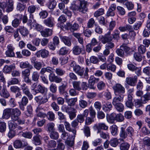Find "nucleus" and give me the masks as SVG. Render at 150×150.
I'll list each match as a JSON object with an SVG mask.
<instances>
[{"mask_svg": "<svg viewBox=\"0 0 150 150\" xmlns=\"http://www.w3.org/2000/svg\"><path fill=\"white\" fill-rule=\"evenodd\" d=\"M113 106L119 112H122L124 110V106L121 103L114 105Z\"/></svg>", "mask_w": 150, "mask_h": 150, "instance_id": "c03bdc74", "label": "nucleus"}, {"mask_svg": "<svg viewBox=\"0 0 150 150\" xmlns=\"http://www.w3.org/2000/svg\"><path fill=\"white\" fill-rule=\"evenodd\" d=\"M68 50L65 47H62L59 50V54L61 55H64L68 52Z\"/></svg>", "mask_w": 150, "mask_h": 150, "instance_id": "0e129e2a", "label": "nucleus"}, {"mask_svg": "<svg viewBox=\"0 0 150 150\" xmlns=\"http://www.w3.org/2000/svg\"><path fill=\"white\" fill-rule=\"evenodd\" d=\"M86 2H80L78 11L83 13L86 12L88 10L86 7Z\"/></svg>", "mask_w": 150, "mask_h": 150, "instance_id": "f3484780", "label": "nucleus"}, {"mask_svg": "<svg viewBox=\"0 0 150 150\" xmlns=\"http://www.w3.org/2000/svg\"><path fill=\"white\" fill-rule=\"evenodd\" d=\"M117 9L118 13L121 15H124L125 13V9L120 6H117Z\"/></svg>", "mask_w": 150, "mask_h": 150, "instance_id": "13d9d810", "label": "nucleus"}, {"mask_svg": "<svg viewBox=\"0 0 150 150\" xmlns=\"http://www.w3.org/2000/svg\"><path fill=\"white\" fill-rule=\"evenodd\" d=\"M20 82V81L18 79L13 78L8 82V84L9 85H15L18 84Z\"/></svg>", "mask_w": 150, "mask_h": 150, "instance_id": "bf43d9fd", "label": "nucleus"}, {"mask_svg": "<svg viewBox=\"0 0 150 150\" xmlns=\"http://www.w3.org/2000/svg\"><path fill=\"white\" fill-rule=\"evenodd\" d=\"M122 3L126 6L127 8L129 10H132L134 8V5L131 1H128L127 0H126L124 1Z\"/></svg>", "mask_w": 150, "mask_h": 150, "instance_id": "bb28decb", "label": "nucleus"}, {"mask_svg": "<svg viewBox=\"0 0 150 150\" xmlns=\"http://www.w3.org/2000/svg\"><path fill=\"white\" fill-rule=\"evenodd\" d=\"M134 106L137 108L141 106L142 103H143V99H142L141 97L140 99L134 98Z\"/></svg>", "mask_w": 150, "mask_h": 150, "instance_id": "c756f323", "label": "nucleus"}, {"mask_svg": "<svg viewBox=\"0 0 150 150\" xmlns=\"http://www.w3.org/2000/svg\"><path fill=\"white\" fill-rule=\"evenodd\" d=\"M74 71L78 75L82 77L83 75L84 68L81 67L78 65Z\"/></svg>", "mask_w": 150, "mask_h": 150, "instance_id": "412c9836", "label": "nucleus"}, {"mask_svg": "<svg viewBox=\"0 0 150 150\" xmlns=\"http://www.w3.org/2000/svg\"><path fill=\"white\" fill-rule=\"evenodd\" d=\"M124 119V116L121 113L116 114L115 113H112L110 114L109 117V122L113 123L115 120L119 122H122Z\"/></svg>", "mask_w": 150, "mask_h": 150, "instance_id": "f257e3e1", "label": "nucleus"}, {"mask_svg": "<svg viewBox=\"0 0 150 150\" xmlns=\"http://www.w3.org/2000/svg\"><path fill=\"white\" fill-rule=\"evenodd\" d=\"M19 30L20 33L23 36H25L27 35L28 33V31L27 29L25 28L23 26H20L19 29H18Z\"/></svg>", "mask_w": 150, "mask_h": 150, "instance_id": "49530a36", "label": "nucleus"}, {"mask_svg": "<svg viewBox=\"0 0 150 150\" xmlns=\"http://www.w3.org/2000/svg\"><path fill=\"white\" fill-rule=\"evenodd\" d=\"M27 110L25 111V115L28 117L31 116L33 115V109L30 105H28L27 107Z\"/></svg>", "mask_w": 150, "mask_h": 150, "instance_id": "8fccbe9b", "label": "nucleus"}, {"mask_svg": "<svg viewBox=\"0 0 150 150\" xmlns=\"http://www.w3.org/2000/svg\"><path fill=\"white\" fill-rule=\"evenodd\" d=\"M127 67L128 69L132 71H134L135 74L138 76H140L141 74V68L137 67L132 64H127Z\"/></svg>", "mask_w": 150, "mask_h": 150, "instance_id": "0eeeda50", "label": "nucleus"}, {"mask_svg": "<svg viewBox=\"0 0 150 150\" xmlns=\"http://www.w3.org/2000/svg\"><path fill=\"white\" fill-rule=\"evenodd\" d=\"M143 99V103H146L149 100H150V93L147 92L141 97Z\"/></svg>", "mask_w": 150, "mask_h": 150, "instance_id": "37998d69", "label": "nucleus"}, {"mask_svg": "<svg viewBox=\"0 0 150 150\" xmlns=\"http://www.w3.org/2000/svg\"><path fill=\"white\" fill-rule=\"evenodd\" d=\"M116 66L110 63L108 64L107 70H110L112 72H114L115 71L116 69Z\"/></svg>", "mask_w": 150, "mask_h": 150, "instance_id": "864d4df0", "label": "nucleus"}, {"mask_svg": "<svg viewBox=\"0 0 150 150\" xmlns=\"http://www.w3.org/2000/svg\"><path fill=\"white\" fill-rule=\"evenodd\" d=\"M103 110L105 111H110L112 108V105L110 102H107L105 104L103 105Z\"/></svg>", "mask_w": 150, "mask_h": 150, "instance_id": "7c9ffc66", "label": "nucleus"}, {"mask_svg": "<svg viewBox=\"0 0 150 150\" xmlns=\"http://www.w3.org/2000/svg\"><path fill=\"white\" fill-rule=\"evenodd\" d=\"M54 126L55 124L54 123L50 122L48 123L46 126L47 131L50 132L53 131H55Z\"/></svg>", "mask_w": 150, "mask_h": 150, "instance_id": "cd10ccee", "label": "nucleus"}, {"mask_svg": "<svg viewBox=\"0 0 150 150\" xmlns=\"http://www.w3.org/2000/svg\"><path fill=\"white\" fill-rule=\"evenodd\" d=\"M64 125L67 130L69 132H72L74 135L76 134V130L71 128L70 125L68 122L65 121L64 123Z\"/></svg>", "mask_w": 150, "mask_h": 150, "instance_id": "473e14b6", "label": "nucleus"}, {"mask_svg": "<svg viewBox=\"0 0 150 150\" xmlns=\"http://www.w3.org/2000/svg\"><path fill=\"white\" fill-rule=\"evenodd\" d=\"M12 116L11 118L12 120L16 121L18 120V117L20 116L21 112L18 108H11Z\"/></svg>", "mask_w": 150, "mask_h": 150, "instance_id": "423d86ee", "label": "nucleus"}, {"mask_svg": "<svg viewBox=\"0 0 150 150\" xmlns=\"http://www.w3.org/2000/svg\"><path fill=\"white\" fill-rule=\"evenodd\" d=\"M93 77H90L88 80V87L91 89H95L96 87L94 86L95 82L94 81L93 79Z\"/></svg>", "mask_w": 150, "mask_h": 150, "instance_id": "f704fd0d", "label": "nucleus"}, {"mask_svg": "<svg viewBox=\"0 0 150 150\" xmlns=\"http://www.w3.org/2000/svg\"><path fill=\"white\" fill-rule=\"evenodd\" d=\"M57 145V142L54 140H50L47 143V146L49 148H54L56 147Z\"/></svg>", "mask_w": 150, "mask_h": 150, "instance_id": "a19ab883", "label": "nucleus"}, {"mask_svg": "<svg viewBox=\"0 0 150 150\" xmlns=\"http://www.w3.org/2000/svg\"><path fill=\"white\" fill-rule=\"evenodd\" d=\"M40 136H35L33 138V143L36 145H39L41 144V141L39 137Z\"/></svg>", "mask_w": 150, "mask_h": 150, "instance_id": "58836bf2", "label": "nucleus"}, {"mask_svg": "<svg viewBox=\"0 0 150 150\" xmlns=\"http://www.w3.org/2000/svg\"><path fill=\"white\" fill-rule=\"evenodd\" d=\"M10 89L11 92L15 93L20 91V88L16 86H11Z\"/></svg>", "mask_w": 150, "mask_h": 150, "instance_id": "052dcab7", "label": "nucleus"}, {"mask_svg": "<svg viewBox=\"0 0 150 150\" xmlns=\"http://www.w3.org/2000/svg\"><path fill=\"white\" fill-rule=\"evenodd\" d=\"M120 135V137L123 139H125L127 137L128 134L127 132L126 131H125V128L123 127L121 128Z\"/></svg>", "mask_w": 150, "mask_h": 150, "instance_id": "e433bc0d", "label": "nucleus"}, {"mask_svg": "<svg viewBox=\"0 0 150 150\" xmlns=\"http://www.w3.org/2000/svg\"><path fill=\"white\" fill-rule=\"evenodd\" d=\"M115 95L122 94L125 93V88L120 83H117L112 87Z\"/></svg>", "mask_w": 150, "mask_h": 150, "instance_id": "f03ea898", "label": "nucleus"}, {"mask_svg": "<svg viewBox=\"0 0 150 150\" xmlns=\"http://www.w3.org/2000/svg\"><path fill=\"white\" fill-rule=\"evenodd\" d=\"M65 148L64 144L63 143H60L57 144L56 148L50 149V150H64Z\"/></svg>", "mask_w": 150, "mask_h": 150, "instance_id": "774afa93", "label": "nucleus"}, {"mask_svg": "<svg viewBox=\"0 0 150 150\" xmlns=\"http://www.w3.org/2000/svg\"><path fill=\"white\" fill-rule=\"evenodd\" d=\"M67 86V83H62L61 85L59 87L58 89L59 92L61 94L65 91V90Z\"/></svg>", "mask_w": 150, "mask_h": 150, "instance_id": "603ef678", "label": "nucleus"}, {"mask_svg": "<svg viewBox=\"0 0 150 150\" xmlns=\"http://www.w3.org/2000/svg\"><path fill=\"white\" fill-rule=\"evenodd\" d=\"M30 71L28 69H26L22 72V76L24 77L29 76L30 74Z\"/></svg>", "mask_w": 150, "mask_h": 150, "instance_id": "338daca9", "label": "nucleus"}, {"mask_svg": "<svg viewBox=\"0 0 150 150\" xmlns=\"http://www.w3.org/2000/svg\"><path fill=\"white\" fill-rule=\"evenodd\" d=\"M56 5V2L55 0H50L48 4V7L50 9H54Z\"/></svg>", "mask_w": 150, "mask_h": 150, "instance_id": "09e8293b", "label": "nucleus"}, {"mask_svg": "<svg viewBox=\"0 0 150 150\" xmlns=\"http://www.w3.org/2000/svg\"><path fill=\"white\" fill-rule=\"evenodd\" d=\"M109 143L111 146L115 147L119 144L118 139L116 138H112L110 140Z\"/></svg>", "mask_w": 150, "mask_h": 150, "instance_id": "72a5a7b5", "label": "nucleus"}, {"mask_svg": "<svg viewBox=\"0 0 150 150\" xmlns=\"http://www.w3.org/2000/svg\"><path fill=\"white\" fill-rule=\"evenodd\" d=\"M15 68V66L10 65V66L6 65L4 67L3 71L5 73H9L12 70H14Z\"/></svg>", "mask_w": 150, "mask_h": 150, "instance_id": "b1692460", "label": "nucleus"}, {"mask_svg": "<svg viewBox=\"0 0 150 150\" xmlns=\"http://www.w3.org/2000/svg\"><path fill=\"white\" fill-rule=\"evenodd\" d=\"M60 38L66 45L69 47L71 45V39L70 38L66 36H60Z\"/></svg>", "mask_w": 150, "mask_h": 150, "instance_id": "aec40b11", "label": "nucleus"}, {"mask_svg": "<svg viewBox=\"0 0 150 150\" xmlns=\"http://www.w3.org/2000/svg\"><path fill=\"white\" fill-rule=\"evenodd\" d=\"M54 19L52 17H49L43 21V23L46 26L50 28L53 27L54 25Z\"/></svg>", "mask_w": 150, "mask_h": 150, "instance_id": "9b49d317", "label": "nucleus"}, {"mask_svg": "<svg viewBox=\"0 0 150 150\" xmlns=\"http://www.w3.org/2000/svg\"><path fill=\"white\" fill-rule=\"evenodd\" d=\"M129 147V144L126 142L122 143L120 145V150H128Z\"/></svg>", "mask_w": 150, "mask_h": 150, "instance_id": "de8ad7c7", "label": "nucleus"}, {"mask_svg": "<svg viewBox=\"0 0 150 150\" xmlns=\"http://www.w3.org/2000/svg\"><path fill=\"white\" fill-rule=\"evenodd\" d=\"M137 79L136 76H135L134 77H127L126 78V82L129 85L134 86L136 85L137 81Z\"/></svg>", "mask_w": 150, "mask_h": 150, "instance_id": "f8f14e48", "label": "nucleus"}, {"mask_svg": "<svg viewBox=\"0 0 150 150\" xmlns=\"http://www.w3.org/2000/svg\"><path fill=\"white\" fill-rule=\"evenodd\" d=\"M50 132V136L52 139L56 140L58 139L59 135L57 132L55 131H53Z\"/></svg>", "mask_w": 150, "mask_h": 150, "instance_id": "79ce46f5", "label": "nucleus"}, {"mask_svg": "<svg viewBox=\"0 0 150 150\" xmlns=\"http://www.w3.org/2000/svg\"><path fill=\"white\" fill-rule=\"evenodd\" d=\"M11 108H7L5 109L3 111L2 117L3 118L8 119L10 117L12 113Z\"/></svg>", "mask_w": 150, "mask_h": 150, "instance_id": "dca6fc26", "label": "nucleus"}, {"mask_svg": "<svg viewBox=\"0 0 150 150\" xmlns=\"http://www.w3.org/2000/svg\"><path fill=\"white\" fill-rule=\"evenodd\" d=\"M40 76L39 74L36 71H34L32 75V80L36 82L38 81Z\"/></svg>", "mask_w": 150, "mask_h": 150, "instance_id": "ea45409f", "label": "nucleus"}, {"mask_svg": "<svg viewBox=\"0 0 150 150\" xmlns=\"http://www.w3.org/2000/svg\"><path fill=\"white\" fill-rule=\"evenodd\" d=\"M94 127L97 130V133L100 131H102L101 129L107 130L108 129V127L104 123H99L95 125Z\"/></svg>", "mask_w": 150, "mask_h": 150, "instance_id": "ddd939ff", "label": "nucleus"}, {"mask_svg": "<svg viewBox=\"0 0 150 150\" xmlns=\"http://www.w3.org/2000/svg\"><path fill=\"white\" fill-rule=\"evenodd\" d=\"M37 89L38 92L41 94L46 95L47 93V88L45 87L42 86L40 84L38 85Z\"/></svg>", "mask_w": 150, "mask_h": 150, "instance_id": "a878e982", "label": "nucleus"}, {"mask_svg": "<svg viewBox=\"0 0 150 150\" xmlns=\"http://www.w3.org/2000/svg\"><path fill=\"white\" fill-rule=\"evenodd\" d=\"M116 5L115 4H111L107 12V16L108 17L114 16L115 15V11L116 9Z\"/></svg>", "mask_w": 150, "mask_h": 150, "instance_id": "4468645a", "label": "nucleus"}, {"mask_svg": "<svg viewBox=\"0 0 150 150\" xmlns=\"http://www.w3.org/2000/svg\"><path fill=\"white\" fill-rule=\"evenodd\" d=\"M43 108L40 107H38L35 110V112L36 113V115L39 117L44 118L46 117V114L42 112L41 111Z\"/></svg>", "mask_w": 150, "mask_h": 150, "instance_id": "4be33fe9", "label": "nucleus"}, {"mask_svg": "<svg viewBox=\"0 0 150 150\" xmlns=\"http://www.w3.org/2000/svg\"><path fill=\"white\" fill-rule=\"evenodd\" d=\"M141 133L144 135H147L150 134V131L146 126L143 127L140 130Z\"/></svg>", "mask_w": 150, "mask_h": 150, "instance_id": "a18cd8bd", "label": "nucleus"}, {"mask_svg": "<svg viewBox=\"0 0 150 150\" xmlns=\"http://www.w3.org/2000/svg\"><path fill=\"white\" fill-rule=\"evenodd\" d=\"M77 101V98H66V102L67 103L68 105L70 106H74Z\"/></svg>", "mask_w": 150, "mask_h": 150, "instance_id": "393cba45", "label": "nucleus"}, {"mask_svg": "<svg viewBox=\"0 0 150 150\" xmlns=\"http://www.w3.org/2000/svg\"><path fill=\"white\" fill-rule=\"evenodd\" d=\"M126 130L128 135L130 137L133 136L135 133L134 129L131 127H127Z\"/></svg>", "mask_w": 150, "mask_h": 150, "instance_id": "2f4dec72", "label": "nucleus"}, {"mask_svg": "<svg viewBox=\"0 0 150 150\" xmlns=\"http://www.w3.org/2000/svg\"><path fill=\"white\" fill-rule=\"evenodd\" d=\"M79 105L81 108H84L88 106V103L86 101L83 100H81L79 101Z\"/></svg>", "mask_w": 150, "mask_h": 150, "instance_id": "4d7b16f0", "label": "nucleus"}, {"mask_svg": "<svg viewBox=\"0 0 150 150\" xmlns=\"http://www.w3.org/2000/svg\"><path fill=\"white\" fill-rule=\"evenodd\" d=\"M35 100L37 102L41 104L47 102L48 101V99L45 96H38L35 98Z\"/></svg>", "mask_w": 150, "mask_h": 150, "instance_id": "2eb2a0df", "label": "nucleus"}, {"mask_svg": "<svg viewBox=\"0 0 150 150\" xmlns=\"http://www.w3.org/2000/svg\"><path fill=\"white\" fill-rule=\"evenodd\" d=\"M6 7V11L8 13L12 11L13 9V0H8Z\"/></svg>", "mask_w": 150, "mask_h": 150, "instance_id": "5701e85b", "label": "nucleus"}, {"mask_svg": "<svg viewBox=\"0 0 150 150\" xmlns=\"http://www.w3.org/2000/svg\"><path fill=\"white\" fill-rule=\"evenodd\" d=\"M52 30L48 28H46L44 30L41 31V35L44 37H47L51 35L52 34Z\"/></svg>", "mask_w": 150, "mask_h": 150, "instance_id": "a211bd4d", "label": "nucleus"}, {"mask_svg": "<svg viewBox=\"0 0 150 150\" xmlns=\"http://www.w3.org/2000/svg\"><path fill=\"white\" fill-rule=\"evenodd\" d=\"M46 115L48 119L50 121H53L55 120V115L52 111L48 112Z\"/></svg>", "mask_w": 150, "mask_h": 150, "instance_id": "c9c22d12", "label": "nucleus"}, {"mask_svg": "<svg viewBox=\"0 0 150 150\" xmlns=\"http://www.w3.org/2000/svg\"><path fill=\"white\" fill-rule=\"evenodd\" d=\"M10 95L9 92L6 89V86L5 85H3L0 92L1 96L4 98H7L10 96Z\"/></svg>", "mask_w": 150, "mask_h": 150, "instance_id": "6ab92c4d", "label": "nucleus"}, {"mask_svg": "<svg viewBox=\"0 0 150 150\" xmlns=\"http://www.w3.org/2000/svg\"><path fill=\"white\" fill-rule=\"evenodd\" d=\"M104 13V9L103 8H100L95 12L94 16L95 17H98L99 16L102 15Z\"/></svg>", "mask_w": 150, "mask_h": 150, "instance_id": "6e6d98bb", "label": "nucleus"}, {"mask_svg": "<svg viewBox=\"0 0 150 150\" xmlns=\"http://www.w3.org/2000/svg\"><path fill=\"white\" fill-rule=\"evenodd\" d=\"M56 74L59 76H62L64 75L65 73V71L60 68H57L55 70Z\"/></svg>", "mask_w": 150, "mask_h": 150, "instance_id": "3c124183", "label": "nucleus"}, {"mask_svg": "<svg viewBox=\"0 0 150 150\" xmlns=\"http://www.w3.org/2000/svg\"><path fill=\"white\" fill-rule=\"evenodd\" d=\"M73 53L75 55H79L81 52V48L78 46H75L73 48Z\"/></svg>", "mask_w": 150, "mask_h": 150, "instance_id": "4c0bfd02", "label": "nucleus"}, {"mask_svg": "<svg viewBox=\"0 0 150 150\" xmlns=\"http://www.w3.org/2000/svg\"><path fill=\"white\" fill-rule=\"evenodd\" d=\"M20 88L23 93L28 96L29 100H30L33 98V96L30 91L28 86L25 83L20 86Z\"/></svg>", "mask_w": 150, "mask_h": 150, "instance_id": "7ed1b4c3", "label": "nucleus"}, {"mask_svg": "<svg viewBox=\"0 0 150 150\" xmlns=\"http://www.w3.org/2000/svg\"><path fill=\"white\" fill-rule=\"evenodd\" d=\"M27 145L28 143L26 141H21L19 140H16L13 143L14 147L17 149L24 147Z\"/></svg>", "mask_w": 150, "mask_h": 150, "instance_id": "9d476101", "label": "nucleus"}, {"mask_svg": "<svg viewBox=\"0 0 150 150\" xmlns=\"http://www.w3.org/2000/svg\"><path fill=\"white\" fill-rule=\"evenodd\" d=\"M118 127L115 125H113L111 127V133L113 136L116 135L117 133Z\"/></svg>", "mask_w": 150, "mask_h": 150, "instance_id": "69168bd1", "label": "nucleus"}, {"mask_svg": "<svg viewBox=\"0 0 150 150\" xmlns=\"http://www.w3.org/2000/svg\"><path fill=\"white\" fill-rule=\"evenodd\" d=\"M49 54V53L48 50L45 49H42L38 51L35 55L38 58L41 57L42 58H45L48 57Z\"/></svg>", "mask_w": 150, "mask_h": 150, "instance_id": "39448f33", "label": "nucleus"}, {"mask_svg": "<svg viewBox=\"0 0 150 150\" xmlns=\"http://www.w3.org/2000/svg\"><path fill=\"white\" fill-rule=\"evenodd\" d=\"M105 83L102 81L99 82L97 84V87L99 90L103 89L105 87Z\"/></svg>", "mask_w": 150, "mask_h": 150, "instance_id": "5fc2aeb1", "label": "nucleus"}, {"mask_svg": "<svg viewBox=\"0 0 150 150\" xmlns=\"http://www.w3.org/2000/svg\"><path fill=\"white\" fill-rule=\"evenodd\" d=\"M7 50L6 51L5 54L6 56L9 57H13L15 56L14 50L15 48L12 44H9L7 46Z\"/></svg>", "mask_w": 150, "mask_h": 150, "instance_id": "20e7f679", "label": "nucleus"}, {"mask_svg": "<svg viewBox=\"0 0 150 150\" xmlns=\"http://www.w3.org/2000/svg\"><path fill=\"white\" fill-rule=\"evenodd\" d=\"M84 132L85 135L87 137H89L90 136L91 133L89 127L87 126H85L84 127Z\"/></svg>", "mask_w": 150, "mask_h": 150, "instance_id": "680f3d73", "label": "nucleus"}, {"mask_svg": "<svg viewBox=\"0 0 150 150\" xmlns=\"http://www.w3.org/2000/svg\"><path fill=\"white\" fill-rule=\"evenodd\" d=\"M73 87L76 90L80 91L81 90L80 85L81 82L80 81H74L72 82Z\"/></svg>", "mask_w": 150, "mask_h": 150, "instance_id": "c85d7f7f", "label": "nucleus"}, {"mask_svg": "<svg viewBox=\"0 0 150 150\" xmlns=\"http://www.w3.org/2000/svg\"><path fill=\"white\" fill-rule=\"evenodd\" d=\"M115 96L113 98L112 103L113 105L121 103L123 100L124 95L122 94L115 95Z\"/></svg>", "mask_w": 150, "mask_h": 150, "instance_id": "1a4fd4ad", "label": "nucleus"}, {"mask_svg": "<svg viewBox=\"0 0 150 150\" xmlns=\"http://www.w3.org/2000/svg\"><path fill=\"white\" fill-rule=\"evenodd\" d=\"M33 66L35 69L37 70H40L42 67V64L41 62L36 61L33 64Z\"/></svg>", "mask_w": 150, "mask_h": 150, "instance_id": "e2e57ef3", "label": "nucleus"}, {"mask_svg": "<svg viewBox=\"0 0 150 150\" xmlns=\"http://www.w3.org/2000/svg\"><path fill=\"white\" fill-rule=\"evenodd\" d=\"M100 40L103 44H105L109 41H111L112 38L110 35V32H109L104 35L102 36Z\"/></svg>", "mask_w": 150, "mask_h": 150, "instance_id": "6e6552de", "label": "nucleus"}]
</instances>
